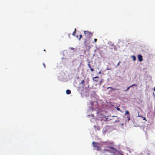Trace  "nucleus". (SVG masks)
I'll use <instances>...</instances> for the list:
<instances>
[{
    "instance_id": "1",
    "label": "nucleus",
    "mask_w": 155,
    "mask_h": 155,
    "mask_svg": "<svg viewBox=\"0 0 155 155\" xmlns=\"http://www.w3.org/2000/svg\"><path fill=\"white\" fill-rule=\"evenodd\" d=\"M85 38L86 39H89L91 38L93 36V33L89 31H84Z\"/></svg>"
},
{
    "instance_id": "2",
    "label": "nucleus",
    "mask_w": 155,
    "mask_h": 155,
    "mask_svg": "<svg viewBox=\"0 0 155 155\" xmlns=\"http://www.w3.org/2000/svg\"><path fill=\"white\" fill-rule=\"evenodd\" d=\"M92 144L93 147L95 148L97 150H99L101 149L100 144L98 143L93 142Z\"/></svg>"
},
{
    "instance_id": "3",
    "label": "nucleus",
    "mask_w": 155,
    "mask_h": 155,
    "mask_svg": "<svg viewBox=\"0 0 155 155\" xmlns=\"http://www.w3.org/2000/svg\"><path fill=\"white\" fill-rule=\"evenodd\" d=\"M143 57L141 55L139 54L138 55V58L140 61H143Z\"/></svg>"
},
{
    "instance_id": "4",
    "label": "nucleus",
    "mask_w": 155,
    "mask_h": 155,
    "mask_svg": "<svg viewBox=\"0 0 155 155\" xmlns=\"http://www.w3.org/2000/svg\"><path fill=\"white\" fill-rule=\"evenodd\" d=\"M76 37L78 39H81L82 37V35L81 34H77V35L76 36Z\"/></svg>"
},
{
    "instance_id": "5",
    "label": "nucleus",
    "mask_w": 155,
    "mask_h": 155,
    "mask_svg": "<svg viewBox=\"0 0 155 155\" xmlns=\"http://www.w3.org/2000/svg\"><path fill=\"white\" fill-rule=\"evenodd\" d=\"M107 89H110V92H114L116 90L115 89L113 88L110 87H107Z\"/></svg>"
},
{
    "instance_id": "6",
    "label": "nucleus",
    "mask_w": 155,
    "mask_h": 155,
    "mask_svg": "<svg viewBox=\"0 0 155 155\" xmlns=\"http://www.w3.org/2000/svg\"><path fill=\"white\" fill-rule=\"evenodd\" d=\"M99 78V77L97 76H96V77H94L92 79L93 80L95 81H96V82H98V80H97L96 79Z\"/></svg>"
},
{
    "instance_id": "7",
    "label": "nucleus",
    "mask_w": 155,
    "mask_h": 155,
    "mask_svg": "<svg viewBox=\"0 0 155 155\" xmlns=\"http://www.w3.org/2000/svg\"><path fill=\"white\" fill-rule=\"evenodd\" d=\"M66 93L67 94H69L71 93V91L69 89L67 90L66 91Z\"/></svg>"
},
{
    "instance_id": "8",
    "label": "nucleus",
    "mask_w": 155,
    "mask_h": 155,
    "mask_svg": "<svg viewBox=\"0 0 155 155\" xmlns=\"http://www.w3.org/2000/svg\"><path fill=\"white\" fill-rule=\"evenodd\" d=\"M107 147L108 148H110L111 149H112V150H116L115 148H114V147H112L108 146V147Z\"/></svg>"
},
{
    "instance_id": "9",
    "label": "nucleus",
    "mask_w": 155,
    "mask_h": 155,
    "mask_svg": "<svg viewBox=\"0 0 155 155\" xmlns=\"http://www.w3.org/2000/svg\"><path fill=\"white\" fill-rule=\"evenodd\" d=\"M131 58H133V61H135L136 59V58L135 56L134 55H132L131 56Z\"/></svg>"
},
{
    "instance_id": "10",
    "label": "nucleus",
    "mask_w": 155,
    "mask_h": 155,
    "mask_svg": "<svg viewBox=\"0 0 155 155\" xmlns=\"http://www.w3.org/2000/svg\"><path fill=\"white\" fill-rule=\"evenodd\" d=\"M76 29L75 28L74 31L73 32L72 34V35L73 36H75L76 34Z\"/></svg>"
},
{
    "instance_id": "11",
    "label": "nucleus",
    "mask_w": 155,
    "mask_h": 155,
    "mask_svg": "<svg viewBox=\"0 0 155 155\" xmlns=\"http://www.w3.org/2000/svg\"><path fill=\"white\" fill-rule=\"evenodd\" d=\"M103 151H107L109 152H111V150H110L109 149H104Z\"/></svg>"
},
{
    "instance_id": "12",
    "label": "nucleus",
    "mask_w": 155,
    "mask_h": 155,
    "mask_svg": "<svg viewBox=\"0 0 155 155\" xmlns=\"http://www.w3.org/2000/svg\"><path fill=\"white\" fill-rule=\"evenodd\" d=\"M127 121H129L130 120V115H128L127 117Z\"/></svg>"
},
{
    "instance_id": "13",
    "label": "nucleus",
    "mask_w": 155,
    "mask_h": 155,
    "mask_svg": "<svg viewBox=\"0 0 155 155\" xmlns=\"http://www.w3.org/2000/svg\"><path fill=\"white\" fill-rule=\"evenodd\" d=\"M70 49H71L72 50H73L74 51H76L77 50V49L76 48H72V47H71L70 48Z\"/></svg>"
},
{
    "instance_id": "14",
    "label": "nucleus",
    "mask_w": 155,
    "mask_h": 155,
    "mask_svg": "<svg viewBox=\"0 0 155 155\" xmlns=\"http://www.w3.org/2000/svg\"><path fill=\"white\" fill-rule=\"evenodd\" d=\"M126 114H128V115H130L129 112L128 111L126 110V111L125 112V115Z\"/></svg>"
},
{
    "instance_id": "15",
    "label": "nucleus",
    "mask_w": 155,
    "mask_h": 155,
    "mask_svg": "<svg viewBox=\"0 0 155 155\" xmlns=\"http://www.w3.org/2000/svg\"><path fill=\"white\" fill-rule=\"evenodd\" d=\"M104 80H103V79H102L100 81V85H101V84L103 82V81Z\"/></svg>"
},
{
    "instance_id": "16",
    "label": "nucleus",
    "mask_w": 155,
    "mask_h": 155,
    "mask_svg": "<svg viewBox=\"0 0 155 155\" xmlns=\"http://www.w3.org/2000/svg\"><path fill=\"white\" fill-rule=\"evenodd\" d=\"M116 109L118 111H120V112L122 111L120 110V108L117 107L116 108Z\"/></svg>"
},
{
    "instance_id": "17",
    "label": "nucleus",
    "mask_w": 155,
    "mask_h": 155,
    "mask_svg": "<svg viewBox=\"0 0 155 155\" xmlns=\"http://www.w3.org/2000/svg\"><path fill=\"white\" fill-rule=\"evenodd\" d=\"M84 82H85L83 80H82L81 82L80 83V84H82L84 83Z\"/></svg>"
},
{
    "instance_id": "18",
    "label": "nucleus",
    "mask_w": 155,
    "mask_h": 155,
    "mask_svg": "<svg viewBox=\"0 0 155 155\" xmlns=\"http://www.w3.org/2000/svg\"><path fill=\"white\" fill-rule=\"evenodd\" d=\"M137 86V85L136 84H133L132 85H131V86H130V87H133V86Z\"/></svg>"
},
{
    "instance_id": "19",
    "label": "nucleus",
    "mask_w": 155,
    "mask_h": 155,
    "mask_svg": "<svg viewBox=\"0 0 155 155\" xmlns=\"http://www.w3.org/2000/svg\"><path fill=\"white\" fill-rule=\"evenodd\" d=\"M128 87L126 90H125V91H128L129 89V88L130 87Z\"/></svg>"
},
{
    "instance_id": "20",
    "label": "nucleus",
    "mask_w": 155,
    "mask_h": 155,
    "mask_svg": "<svg viewBox=\"0 0 155 155\" xmlns=\"http://www.w3.org/2000/svg\"><path fill=\"white\" fill-rule=\"evenodd\" d=\"M88 66L89 68H91V65H90V64H88Z\"/></svg>"
},
{
    "instance_id": "21",
    "label": "nucleus",
    "mask_w": 155,
    "mask_h": 155,
    "mask_svg": "<svg viewBox=\"0 0 155 155\" xmlns=\"http://www.w3.org/2000/svg\"><path fill=\"white\" fill-rule=\"evenodd\" d=\"M90 69H91V71H92L93 72L94 71V69L92 68L91 67V68H90Z\"/></svg>"
},
{
    "instance_id": "22",
    "label": "nucleus",
    "mask_w": 155,
    "mask_h": 155,
    "mask_svg": "<svg viewBox=\"0 0 155 155\" xmlns=\"http://www.w3.org/2000/svg\"><path fill=\"white\" fill-rule=\"evenodd\" d=\"M43 66H44V68H45L46 66H45V64L44 63H43Z\"/></svg>"
},
{
    "instance_id": "23",
    "label": "nucleus",
    "mask_w": 155,
    "mask_h": 155,
    "mask_svg": "<svg viewBox=\"0 0 155 155\" xmlns=\"http://www.w3.org/2000/svg\"><path fill=\"white\" fill-rule=\"evenodd\" d=\"M141 117L142 118H143V120H146V118H145V117Z\"/></svg>"
},
{
    "instance_id": "24",
    "label": "nucleus",
    "mask_w": 155,
    "mask_h": 155,
    "mask_svg": "<svg viewBox=\"0 0 155 155\" xmlns=\"http://www.w3.org/2000/svg\"><path fill=\"white\" fill-rule=\"evenodd\" d=\"M120 61L117 64V66H118L119 65L120 63Z\"/></svg>"
},
{
    "instance_id": "25",
    "label": "nucleus",
    "mask_w": 155,
    "mask_h": 155,
    "mask_svg": "<svg viewBox=\"0 0 155 155\" xmlns=\"http://www.w3.org/2000/svg\"><path fill=\"white\" fill-rule=\"evenodd\" d=\"M124 123H122L121 124V126H123V125H124Z\"/></svg>"
},
{
    "instance_id": "26",
    "label": "nucleus",
    "mask_w": 155,
    "mask_h": 155,
    "mask_svg": "<svg viewBox=\"0 0 155 155\" xmlns=\"http://www.w3.org/2000/svg\"><path fill=\"white\" fill-rule=\"evenodd\" d=\"M95 42H96L97 41V39H94Z\"/></svg>"
},
{
    "instance_id": "27",
    "label": "nucleus",
    "mask_w": 155,
    "mask_h": 155,
    "mask_svg": "<svg viewBox=\"0 0 155 155\" xmlns=\"http://www.w3.org/2000/svg\"><path fill=\"white\" fill-rule=\"evenodd\" d=\"M138 117H143L142 116H140L139 115H138Z\"/></svg>"
},
{
    "instance_id": "28",
    "label": "nucleus",
    "mask_w": 155,
    "mask_h": 155,
    "mask_svg": "<svg viewBox=\"0 0 155 155\" xmlns=\"http://www.w3.org/2000/svg\"><path fill=\"white\" fill-rule=\"evenodd\" d=\"M94 103V102H92V103H91V105H92L93 104V103Z\"/></svg>"
},
{
    "instance_id": "29",
    "label": "nucleus",
    "mask_w": 155,
    "mask_h": 155,
    "mask_svg": "<svg viewBox=\"0 0 155 155\" xmlns=\"http://www.w3.org/2000/svg\"><path fill=\"white\" fill-rule=\"evenodd\" d=\"M154 91L155 92V87H154Z\"/></svg>"
},
{
    "instance_id": "30",
    "label": "nucleus",
    "mask_w": 155,
    "mask_h": 155,
    "mask_svg": "<svg viewBox=\"0 0 155 155\" xmlns=\"http://www.w3.org/2000/svg\"><path fill=\"white\" fill-rule=\"evenodd\" d=\"M112 117H116V116H112Z\"/></svg>"
},
{
    "instance_id": "31",
    "label": "nucleus",
    "mask_w": 155,
    "mask_h": 155,
    "mask_svg": "<svg viewBox=\"0 0 155 155\" xmlns=\"http://www.w3.org/2000/svg\"><path fill=\"white\" fill-rule=\"evenodd\" d=\"M118 121H118H116H116H115V122H117Z\"/></svg>"
},
{
    "instance_id": "32",
    "label": "nucleus",
    "mask_w": 155,
    "mask_h": 155,
    "mask_svg": "<svg viewBox=\"0 0 155 155\" xmlns=\"http://www.w3.org/2000/svg\"><path fill=\"white\" fill-rule=\"evenodd\" d=\"M44 51H45V49L44 50Z\"/></svg>"
},
{
    "instance_id": "33",
    "label": "nucleus",
    "mask_w": 155,
    "mask_h": 155,
    "mask_svg": "<svg viewBox=\"0 0 155 155\" xmlns=\"http://www.w3.org/2000/svg\"><path fill=\"white\" fill-rule=\"evenodd\" d=\"M99 73L100 74V72H99Z\"/></svg>"
}]
</instances>
